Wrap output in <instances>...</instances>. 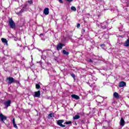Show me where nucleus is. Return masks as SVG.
I'll return each instance as SVG.
<instances>
[{
    "instance_id": "nucleus-1",
    "label": "nucleus",
    "mask_w": 129,
    "mask_h": 129,
    "mask_svg": "<svg viewBox=\"0 0 129 129\" xmlns=\"http://www.w3.org/2000/svg\"><path fill=\"white\" fill-rule=\"evenodd\" d=\"M6 81H7L8 84H12V83H20L19 81L15 80V79L12 77L7 78Z\"/></svg>"
},
{
    "instance_id": "nucleus-2",
    "label": "nucleus",
    "mask_w": 129,
    "mask_h": 129,
    "mask_svg": "<svg viewBox=\"0 0 129 129\" xmlns=\"http://www.w3.org/2000/svg\"><path fill=\"white\" fill-rule=\"evenodd\" d=\"M97 25L98 27H101V29L102 30H105L106 29V27L108 26V22L107 21H105L103 22L102 23H100V24H97Z\"/></svg>"
},
{
    "instance_id": "nucleus-3",
    "label": "nucleus",
    "mask_w": 129,
    "mask_h": 129,
    "mask_svg": "<svg viewBox=\"0 0 129 129\" xmlns=\"http://www.w3.org/2000/svg\"><path fill=\"white\" fill-rule=\"evenodd\" d=\"M9 25L11 29H15L16 28V23L13 20V18L9 19Z\"/></svg>"
},
{
    "instance_id": "nucleus-4",
    "label": "nucleus",
    "mask_w": 129,
    "mask_h": 129,
    "mask_svg": "<svg viewBox=\"0 0 129 129\" xmlns=\"http://www.w3.org/2000/svg\"><path fill=\"white\" fill-rule=\"evenodd\" d=\"M63 122H64V120H58L57 122V124L61 127H65L66 126L62 124Z\"/></svg>"
},
{
    "instance_id": "nucleus-5",
    "label": "nucleus",
    "mask_w": 129,
    "mask_h": 129,
    "mask_svg": "<svg viewBox=\"0 0 129 129\" xmlns=\"http://www.w3.org/2000/svg\"><path fill=\"white\" fill-rule=\"evenodd\" d=\"M0 119L1 121L4 122V120H7V116L4 115L3 113H0Z\"/></svg>"
},
{
    "instance_id": "nucleus-6",
    "label": "nucleus",
    "mask_w": 129,
    "mask_h": 129,
    "mask_svg": "<svg viewBox=\"0 0 129 129\" xmlns=\"http://www.w3.org/2000/svg\"><path fill=\"white\" fill-rule=\"evenodd\" d=\"M64 46V44L62 43H59L57 44L56 46V49L57 51H59V50H61L62 48H63V46Z\"/></svg>"
},
{
    "instance_id": "nucleus-7",
    "label": "nucleus",
    "mask_w": 129,
    "mask_h": 129,
    "mask_svg": "<svg viewBox=\"0 0 129 129\" xmlns=\"http://www.w3.org/2000/svg\"><path fill=\"white\" fill-rule=\"evenodd\" d=\"M49 9L48 8H46L44 9L43 10V14L44 15H45V16H48V15H49Z\"/></svg>"
},
{
    "instance_id": "nucleus-8",
    "label": "nucleus",
    "mask_w": 129,
    "mask_h": 129,
    "mask_svg": "<svg viewBox=\"0 0 129 129\" xmlns=\"http://www.w3.org/2000/svg\"><path fill=\"white\" fill-rule=\"evenodd\" d=\"M11 103H12L11 100H8L4 103V105H5L6 107H9V106H11Z\"/></svg>"
},
{
    "instance_id": "nucleus-9",
    "label": "nucleus",
    "mask_w": 129,
    "mask_h": 129,
    "mask_svg": "<svg viewBox=\"0 0 129 129\" xmlns=\"http://www.w3.org/2000/svg\"><path fill=\"white\" fill-rule=\"evenodd\" d=\"M71 97H72V98H74V99H76V100H78L80 99V97H79V96H78V95H75V94L72 95Z\"/></svg>"
},
{
    "instance_id": "nucleus-10",
    "label": "nucleus",
    "mask_w": 129,
    "mask_h": 129,
    "mask_svg": "<svg viewBox=\"0 0 129 129\" xmlns=\"http://www.w3.org/2000/svg\"><path fill=\"white\" fill-rule=\"evenodd\" d=\"M126 83L123 81H121L119 84V87H124L126 86Z\"/></svg>"
},
{
    "instance_id": "nucleus-11",
    "label": "nucleus",
    "mask_w": 129,
    "mask_h": 129,
    "mask_svg": "<svg viewBox=\"0 0 129 129\" xmlns=\"http://www.w3.org/2000/svg\"><path fill=\"white\" fill-rule=\"evenodd\" d=\"M41 95V92L40 91H38L37 92H35L34 97H40Z\"/></svg>"
},
{
    "instance_id": "nucleus-12",
    "label": "nucleus",
    "mask_w": 129,
    "mask_h": 129,
    "mask_svg": "<svg viewBox=\"0 0 129 129\" xmlns=\"http://www.w3.org/2000/svg\"><path fill=\"white\" fill-rule=\"evenodd\" d=\"M1 41L2 43H4L5 45L8 46L9 44H8V40H7V39L2 38Z\"/></svg>"
},
{
    "instance_id": "nucleus-13",
    "label": "nucleus",
    "mask_w": 129,
    "mask_h": 129,
    "mask_svg": "<svg viewBox=\"0 0 129 129\" xmlns=\"http://www.w3.org/2000/svg\"><path fill=\"white\" fill-rule=\"evenodd\" d=\"M124 120H123V118L121 117L120 120V125L121 126H123L124 125Z\"/></svg>"
},
{
    "instance_id": "nucleus-14",
    "label": "nucleus",
    "mask_w": 129,
    "mask_h": 129,
    "mask_svg": "<svg viewBox=\"0 0 129 129\" xmlns=\"http://www.w3.org/2000/svg\"><path fill=\"white\" fill-rule=\"evenodd\" d=\"M113 97H114V98H116V99H119V95H118V93H117L116 92H114L113 93Z\"/></svg>"
},
{
    "instance_id": "nucleus-15",
    "label": "nucleus",
    "mask_w": 129,
    "mask_h": 129,
    "mask_svg": "<svg viewBox=\"0 0 129 129\" xmlns=\"http://www.w3.org/2000/svg\"><path fill=\"white\" fill-rule=\"evenodd\" d=\"M55 116L54 115V113H50L49 114H48L47 116V118L50 119V118H52V117H54Z\"/></svg>"
},
{
    "instance_id": "nucleus-16",
    "label": "nucleus",
    "mask_w": 129,
    "mask_h": 129,
    "mask_svg": "<svg viewBox=\"0 0 129 129\" xmlns=\"http://www.w3.org/2000/svg\"><path fill=\"white\" fill-rule=\"evenodd\" d=\"M62 53L63 55H69V52L68 51H67L64 49L62 50Z\"/></svg>"
},
{
    "instance_id": "nucleus-17",
    "label": "nucleus",
    "mask_w": 129,
    "mask_h": 129,
    "mask_svg": "<svg viewBox=\"0 0 129 129\" xmlns=\"http://www.w3.org/2000/svg\"><path fill=\"white\" fill-rule=\"evenodd\" d=\"M79 118H80V116L78 114L76 115L74 117V119H79Z\"/></svg>"
},
{
    "instance_id": "nucleus-18",
    "label": "nucleus",
    "mask_w": 129,
    "mask_h": 129,
    "mask_svg": "<svg viewBox=\"0 0 129 129\" xmlns=\"http://www.w3.org/2000/svg\"><path fill=\"white\" fill-rule=\"evenodd\" d=\"M125 46L126 47H128L129 46V39H127L126 42L125 43Z\"/></svg>"
},
{
    "instance_id": "nucleus-19",
    "label": "nucleus",
    "mask_w": 129,
    "mask_h": 129,
    "mask_svg": "<svg viewBox=\"0 0 129 129\" xmlns=\"http://www.w3.org/2000/svg\"><path fill=\"white\" fill-rule=\"evenodd\" d=\"M35 86H36V89H40V88H41V86H40V85H39L38 84H36L35 85Z\"/></svg>"
},
{
    "instance_id": "nucleus-20",
    "label": "nucleus",
    "mask_w": 129,
    "mask_h": 129,
    "mask_svg": "<svg viewBox=\"0 0 129 129\" xmlns=\"http://www.w3.org/2000/svg\"><path fill=\"white\" fill-rule=\"evenodd\" d=\"M71 10H72V11H74V12H76V8L74 6L72 7Z\"/></svg>"
},
{
    "instance_id": "nucleus-21",
    "label": "nucleus",
    "mask_w": 129,
    "mask_h": 129,
    "mask_svg": "<svg viewBox=\"0 0 129 129\" xmlns=\"http://www.w3.org/2000/svg\"><path fill=\"white\" fill-rule=\"evenodd\" d=\"M72 122L71 121H66L64 122V124H71Z\"/></svg>"
},
{
    "instance_id": "nucleus-22",
    "label": "nucleus",
    "mask_w": 129,
    "mask_h": 129,
    "mask_svg": "<svg viewBox=\"0 0 129 129\" xmlns=\"http://www.w3.org/2000/svg\"><path fill=\"white\" fill-rule=\"evenodd\" d=\"M24 12V9H22L19 12L17 13V15H21Z\"/></svg>"
},
{
    "instance_id": "nucleus-23",
    "label": "nucleus",
    "mask_w": 129,
    "mask_h": 129,
    "mask_svg": "<svg viewBox=\"0 0 129 129\" xmlns=\"http://www.w3.org/2000/svg\"><path fill=\"white\" fill-rule=\"evenodd\" d=\"M87 62H90V63H92L93 62V61H92L90 58H87Z\"/></svg>"
},
{
    "instance_id": "nucleus-24",
    "label": "nucleus",
    "mask_w": 129,
    "mask_h": 129,
    "mask_svg": "<svg viewBox=\"0 0 129 129\" xmlns=\"http://www.w3.org/2000/svg\"><path fill=\"white\" fill-rule=\"evenodd\" d=\"M94 84H95V83H94L93 84L89 83V86H90V87H93V86H94Z\"/></svg>"
},
{
    "instance_id": "nucleus-25",
    "label": "nucleus",
    "mask_w": 129,
    "mask_h": 129,
    "mask_svg": "<svg viewBox=\"0 0 129 129\" xmlns=\"http://www.w3.org/2000/svg\"><path fill=\"white\" fill-rule=\"evenodd\" d=\"M13 125L15 128H18V126L17 125V124L16 123H13Z\"/></svg>"
},
{
    "instance_id": "nucleus-26",
    "label": "nucleus",
    "mask_w": 129,
    "mask_h": 129,
    "mask_svg": "<svg viewBox=\"0 0 129 129\" xmlns=\"http://www.w3.org/2000/svg\"><path fill=\"white\" fill-rule=\"evenodd\" d=\"M101 47H102V49H105V45H104V44H101Z\"/></svg>"
},
{
    "instance_id": "nucleus-27",
    "label": "nucleus",
    "mask_w": 129,
    "mask_h": 129,
    "mask_svg": "<svg viewBox=\"0 0 129 129\" xmlns=\"http://www.w3.org/2000/svg\"><path fill=\"white\" fill-rule=\"evenodd\" d=\"M28 4H29L30 5H32V4H33V1H32V0L29 1Z\"/></svg>"
},
{
    "instance_id": "nucleus-28",
    "label": "nucleus",
    "mask_w": 129,
    "mask_h": 129,
    "mask_svg": "<svg viewBox=\"0 0 129 129\" xmlns=\"http://www.w3.org/2000/svg\"><path fill=\"white\" fill-rule=\"evenodd\" d=\"M71 76L74 79H75V75L74 74H71Z\"/></svg>"
},
{
    "instance_id": "nucleus-29",
    "label": "nucleus",
    "mask_w": 129,
    "mask_h": 129,
    "mask_svg": "<svg viewBox=\"0 0 129 129\" xmlns=\"http://www.w3.org/2000/svg\"><path fill=\"white\" fill-rule=\"evenodd\" d=\"M60 4H63V1L62 0H58Z\"/></svg>"
},
{
    "instance_id": "nucleus-30",
    "label": "nucleus",
    "mask_w": 129,
    "mask_h": 129,
    "mask_svg": "<svg viewBox=\"0 0 129 129\" xmlns=\"http://www.w3.org/2000/svg\"><path fill=\"white\" fill-rule=\"evenodd\" d=\"M13 123H16V121L15 120V118H13Z\"/></svg>"
},
{
    "instance_id": "nucleus-31",
    "label": "nucleus",
    "mask_w": 129,
    "mask_h": 129,
    "mask_svg": "<svg viewBox=\"0 0 129 129\" xmlns=\"http://www.w3.org/2000/svg\"><path fill=\"white\" fill-rule=\"evenodd\" d=\"M77 28H80V24H79V23H78V24H77Z\"/></svg>"
},
{
    "instance_id": "nucleus-32",
    "label": "nucleus",
    "mask_w": 129,
    "mask_h": 129,
    "mask_svg": "<svg viewBox=\"0 0 129 129\" xmlns=\"http://www.w3.org/2000/svg\"><path fill=\"white\" fill-rule=\"evenodd\" d=\"M69 3H71V2H73V0H67Z\"/></svg>"
},
{
    "instance_id": "nucleus-33",
    "label": "nucleus",
    "mask_w": 129,
    "mask_h": 129,
    "mask_svg": "<svg viewBox=\"0 0 129 129\" xmlns=\"http://www.w3.org/2000/svg\"><path fill=\"white\" fill-rule=\"evenodd\" d=\"M42 36H44V34H43L42 33L40 34V37H42Z\"/></svg>"
},
{
    "instance_id": "nucleus-34",
    "label": "nucleus",
    "mask_w": 129,
    "mask_h": 129,
    "mask_svg": "<svg viewBox=\"0 0 129 129\" xmlns=\"http://www.w3.org/2000/svg\"><path fill=\"white\" fill-rule=\"evenodd\" d=\"M41 58H42V59H45V56H43V55H42V56H41Z\"/></svg>"
},
{
    "instance_id": "nucleus-35",
    "label": "nucleus",
    "mask_w": 129,
    "mask_h": 129,
    "mask_svg": "<svg viewBox=\"0 0 129 129\" xmlns=\"http://www.w3.org/2000/svg\"><path fill=\"white\" fill-rule=\"evenodd\" d=\"M82 32H85V29H82Z\"/></svg>"
},
{
    "instance_id": "nucleus-36",
    "label": "nucleus",
    "mask_w": 129,
    "mask_h": 129,
    "mask_svg": "<svg viewBox=\"0 0 129 129\" xmlns=\"http://www.w3.org/2000/svg\"><path fill=\"white\" fill-rule=\"evenodd\" d=\"M18 47H22V45H20V44H18Z\"/></svg>"
}]
</instances>
